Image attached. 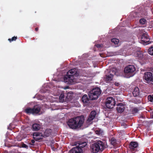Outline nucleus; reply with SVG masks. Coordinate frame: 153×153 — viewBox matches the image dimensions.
<instances>
[{"instance_id":"1","label":"nucleus","mask_w":153,"mask_h":153,"mask_svg":"<svg viewBox=\"0 0 153 153\" xmlns=\"http://www.w3.org/2000/svg\"><path fill=\"white\" fill-rule=\"evenodd\" d=\"M84 121V117L82 116L77 117L70 119L67 123L68 126L73 129H76L81 127Z\"/></svg>"},{"instance_id":"2","label":"nucleus","mask_w":153,"mask_h":153,"mask_svg":"<svg viewBox=\"0 0 153 153\" xmlns=\"http://www.w3.org/2000/svg\"><path fill=\"white\" fill-rule=\"evenodd\" d=\"M105 148L104 143L100 140L94 143L91 146L92 152L93 153H97L100 150L102 151Z\"/></svg>"},{"instance_id":"3","label":"nucleus","mask_w":153,"mask_h":153,"mask_svg":"<svg viewBox=\"0 0 153 153\" xmlns=\"http://www.w3.org/2000/svg\"><path fill=\"white\" fill-rule=\"evenodd\" d=\"M75 70V69H73L68 71L67 75L64 77L63 79L65 82L70 84H73L74 82V75L76 73Z\"/></svg>"},{"instance_id":"4","label":"nucleus","mask_w":153,"mask_h":153,"mask_svg":"<svg viewBox=\"0 0 153 153\" xmlns=\"http://www.w3.org/2000/svg\"><path fill=\"white\" fill-rule=\"evenodd\" d=\"M101 93L100 89L99 88H93L90 91L88 95L90 99L94 100L97 99Z\"/></svg>"},{"instance_id":"5","label":"nucleus","mask_w":153,"mask_h":153,"mask_svg":"<svg viewBox=\"0 0 153 153\" xmlns=\"http://www.w3.org/2000/svg\"><path fill=\"white\" fill-rule=\"evenodd\" d=\"M135 70V68L134 66L129 65L125 68L124 72L126 74H128L130 77L134 76Z\"/></svg>"},{"instance_id":"6","label":"nucleus","mask_w":153,"mask_h":153,"mask_svg":"<svg viewBox=\"0 0 153 153\" xmlns=\"http://www.w3.org/2000/svg\"><path fill=\"white\" fill-rule=\"evenodd\" d=\"M115 104V101L114 99L111 97H108L106 100L105 105L108 108H112Z\"/></svg>"},{"instance_id":"7","label":"nucleus","mask_w":153,"mask_h":153,"mask_svg":"<svg viewBox=\"0 0 153 153\" xmlns=\"http://www.w3.org/2000/svg\"><path fill=\"white\" fill-rule=\"evenodd\" d=\"M138 146V144L137 142L131 141L129 145V148L132 153H135L137 150Z\"/></svg>"},{"instance_id":"8","label":"nucleus","mask_w":153,"mask_h":153,"mask_svg":"<svg viewBox=\"0 0 153 153\" xmlns=\"http://www.w3.org/2000/svg\"><path fill=\"white\" fill-rule=\"evenodd\" d=\"M143 79L145 80L148 83H149L151 81H153L152 73L149 72H145L143 76Z\"/></svg>"},{"instance_id":"9","label":"nucleus","mask_w":153,"mask_h":153,"mask_svg":"<svg viewBox=\"0 0 153 153\" xmlns=\"http://www.w3.org/2000/svg\"><path fill=\"white\" fill-rule=\"evenodd\" d=\"M149 38L148 35L144 33L142 36L141 41L144 45H146L149 44Z\"/></svg>"},{"instance_id":"10","label":"nucleus","mask_w":153,"mask_h":153,"mask_svg":"<svg viewBox=\"0 0 153 153\" xmlns=\"http://www.w3.org/2000/svg\"><path fill=\"white\" fill-rule=\"evenodd\" d=\"M69 153H83L82 150L81 148H78V146H76L72 149Z\"/></svg>"},{"instance_id":"11","label":"nucleus","mask_w":153,"mask_h":153,"mask_svg":"<svg viewBox=\"0 0 153 153\" xmlns=\"http://www.w3.org/2000/svg\"><path fill=\"white\" fill-rule=\"evenodd\" d=\"M33 114H38L40 111L41 107L39 104L35 105L33 108Z\"/></svg>"},{"instance_id":"12","label":"nucleus","mask_w":153,"mask_h":153,"mask_svg":"<svg viewBox=\"0 0 153 153\" xmlns=\"http://www.w3.org/2000/svg\"><path fill=\"white\" fill-rule=\"evenodd\" d=\"M116 110L117 112L119 113L123 112L125 109V107L124 105L122 103H119L117 105Z\"/></svg>"},{"instance_id":"13","label":"nucleus","mask_w":153,"mask_h":153,"mask_svg":"<svg viewBox=\"0 0 153 153\" xmlns=\"http://www.w3.org/2000/svg\"><path fill=\"white\" fill-rule=\"evenodd\" d=\"M97 114L96 111H93L91 112L87 120L89 122L92 120L95 117Z\"/></svg>"},{"instance_id":"14","label":"nucleus","mask_w":153,"mask_h":153,"mask_svg":"<svg viewBox=\"0 0 153 153\" xmlns=\"http://www.w3.org/2000/svg\"><path fill=\"white\" fill-rule=\"evenodd\" d=\"M33 138L36 141H38L41 140V138H39L37 137H41V136H42V133L40 132H35L33 133Z\"/></svg>"},{"instance_id":"15","label":"nucleus","mask_w":153,"mask_h":153,"mask_svg":"<svg viewBox=\"0 0 153 153\" xmlns=\"http://www.w3.org/2000/svg\"><path fill=\"white\" fill-rule=\"evenodd\" d=\"M78 146H78V148H81V149L85 147L87 144V143L85 142H83L82 141H80L78 142Z\"/></svg>"},{"instance_id":"16","label":"nucleus","mask_w":153,"mask_h":153,"mask_svg":"<svg viewBox=\"0 0 153 153\" xmlns=\"http://www.w3.org/2000/svg\"><path fill=\"white\" fill-rule=\"evenodd\" d=\"M113 76L114 74H110L108 75H106L105 77V81L107 82L111 81L113 77Z\"/></svg>"},{"instance_id":"17","label":"nucleus","mask_w":153,"mask_h":153,"mask_svg":"<svg viewBox=\"0 0 153 153\" xmlns=\"http://www.w3.org/2000/svg\"><path fill=\"white\" fill-rule=\"evenodd\" d=\"M41 128V125L38 123H34L33 125L32 128L34 131H38Z\"/></svg>"},{"instance_id":"18","label":"nucleus","mask_w":153,"mask_h":153,"mask_svg":"<svg viewBox=\"0 0 153 153\" xmlns=\"http://www.w3.org/2000/svg\"><path fill=\"white\" fill-rule=\"evenodd\" d=\"M133 94L134 97L138 96L140 93L139 89L138 87H136L133 92Z\"/></svg>"},{"instance_id":"19","label":"nucleus","mask_w":153,"mask_h":153,"mask_svg":"<svg viewBox=\"0 0 153 153\" xmlns=\"http://www.w3.org/2000/svg\"><path fill=\"white\" fill-rule=\"evenodd\" d=\"M25 112L29 115L30 114L34 115L32 108L30 107L27 108L25 110Z\"/></svg>"},{"instance_id":"20","label":"nucleus","mask_w":153,"mask_h":153,"mask_svg":"<svg viewBox=\"0 0 153 153\" xmlns=\"http://www.w3.org/2000/svg\"><path fill=\"white\" fill-rule=\"evenodd\" d=\"M82 101L84 103H87L89 101V99L88 96L86 94L84 95L82 98Z\"/></svg>"},{"instance_id":"21","label":"nucleus","mask_w":153,"mask_h":153,"mask_svg":"<svg viewBox=\"0 0 153 153\" xmlns=\"http://www.w3.org/2000/svg\"><path fill=\"white\" fill-rule=\"evenodd\" d=\"M51 129H46L44 132V136L45 137L48 136L51 132Z\"/></svg>"},{"instance_id":"22","label":"nucleus","mask_w":153,"mask_h":153,"mask_svg":"<svg viewBox=\"0 0 153 153\" xmlns=\"http://www.w3.org/2000/svg\"><path fill=\"white\" fill-rule=\"evenodd\" d=\"M139 111V109L137 108L134 107L132 109L131 113L132 114L134 115L137 113Z\"/></svg>"},{"instance_id":"23","label":"nucleus","mask_w":153,"mask_h":153,"mask_svg":"<svg viewBox=\"0 0 153 153\" xmlns=\"http://www.w3.org/2000/svg\"><path fill=\"white\" fill-rule=\"evenodd\" d=\"M113 146H115L117 143L116 139L114 137H112L109 140Z\"/></svg>"},{"instance_id":"24","label":"nucleus","mask_w":153,"mask_h":153,"mask_svg":"<svg viewBox=\"0 0 153 153\" xmlns=\"http://www.w3.org/2000/svg\"><path fill=\"white\" fill-rule=\"evenodd\" d=\"M147 21L145 19L143 18H141L139 20L140 24L143 25L146 23Z\"/></svg>"},{"instance_id":"25","label":"nucleus","mask_w":153,"mask_h":153,"mask_svg":"<svg viewBox=\"0 0 153 153\" xmlns=\"http://www.w3.org/2000/svg\"><path fill=\"white\" fill-rule=\"evenodd\" d=\"M111 42L115 44H117L119 42V40L116 38H113L111 39Z\"/></svg>"},{"instance_id":"26","label":"nucleus","mask_w":153,"mask_h":153,"mask_svg":"<svg viewBox=\"0 0 153 153\" xmlns=\"http://www.w3.org/2000/svg\"><path fill=\"white\" fill-rule=\"evenodd\" d=\"M149 53L152 55H153V46L151 47L148 49Z\"/></svg>"},{"instance_id":"27","label":"nucleus","mask_w":153,"mask_h":153,"mask_svg":"<svg viewBox=\"0 0 153 153\" xmlns=\"http://www.w3.org/2000/svg\"><path fill=\"white\" fill-rule=\"evenodd\" d=\"M148 99L149 101L152 102L153 101V94L148 96Z\"/></svg>"},{"instance_id":"28","label":"nucleus","mask_w":153,"mask_h":153,"mask_svg":"<svg viewBox=\"0 0 153 153\" xmlns=\"http://www.w3.org/2000/svg\"><path fill=\"white\" fill-rule=\"evenodd\" d=\"M17 39V37L16 36H13V37L12 39H9L8 40L10 42H11L12 41H15Z\"/></svg>"},{"instance_id":"29","label":"nucleus","mask_w":153,"mask_h":153,"mask_svg":"<svg viewBox=\"0 0 153 153\" xmlns=\"http://www.w3.org/2000/svg\"><path fill=\"white\" fill-rule=\"evenodd\" d=\"M64 98V95L62 94H61L59 97V100H60V101H61L62 102L63 101H64V100L63 99Z\"/></svg>"},{"instance_id":"30","label":"nucleus","mask_w":153,"mask_h":153,"mask_svg":"<svg viewBox=\"0 0 153 153\" xmlns=\"http://www.w3.org/2000/svg\"><path fill=\"white\" fill-rule=\"evenodd\" d=\"M96 133L98 135H100L102 134V131L100 130H97L95 131Z\"/></svg>"},{"instance_id":"31","label":"nucleus","mask_w":153,"mask_h":153,"mask_svg":"<svg viewBox=\"0 0 153 153\" xmlns=\"http://www.w3.org/2000/svg\"><path fill=\"white\" fill-rule=\"evenodd\" d=\"M35 140H34V139L33 140H31V143H29V144L31 145H32V146H34V143L35 142Z\"/></svg>"},{"instance_id":"32","label":"nucleus","mask_w":153,"mask_h":153,"mask_svg":"<svg viewBox=\"0 0 153 153\" xmlns=\"http://www.w3.org/2000/svg\"><path fill=\"white\" fill-rule=\"evenodd\" d=\"M22 146L23 148H25L26 149H27L28 148V146L25 144H24V143H23L22 145Z\"/></svg>"},{"instance_id":"33","label":"nucleus","mask_w":153,"mask_h":153,"mask_svg":"<svg viewBox=\"0 0 153 153\" xmlns=\"http://www.w3.org/2000/svg\"><path fill=\"white\" fill-rule=\"evenodd\" d=\"M96 47L97 48H99L101 47V45L100 44H97V45H96Z\"/></svg>"},{"instance_id":"34","label":"nucleus","mask_w":153,"mask_h":153,"mask_svg":"<svg viewBox=\"0 0 153 153\" xmlns=\"http://www.w3.org/2000/svg\"><path fill=\"white\" fill-rule=\"evenodd\" d=\"M39 30V28L38 27H36L35 29V30L36 31H38Z\"/></svg>"},{"instance_id":"35","label":"nucleus","mask_w":153,"mask_h":153,"mask_svg":"<svg viewBox=\"0 0 153 153\" xmlns=\"http://www.w3.org/2000/svg\"><path fill=\"white\" fill-rule=\"evenodd\" d=\"M42 136H41V137H38L39 138H41V139H42Z\"/></svg>"},{"instance_id":"36","label":"nucleus","mask_w":153,"mask_h":153,"mask_svg":"<svg viewBox=\"0 0 153 153\" xmlns=\"http://www.w3.org/2000/svg\"><path fill=\"white\" fill-rule=\"evenodd\" d=\"M141 117H142V118H143V117L142 116H141Z\"/></svg>"},{"instance_id":"37","label":"nucleus","mask_w":153,"mask_h":153,"mask_svg":"<svg viewBox=\"0 0 153 153\" xmlns=\"http://www.w3.org/2000/svg\"><path fill=\"white\" fill-rule=\"evenodd\" d=\"M1 15L0 14V17H1Z\"/></svg>"}]
</instances>
